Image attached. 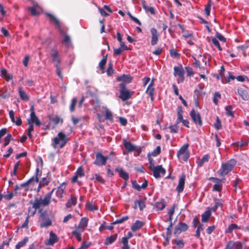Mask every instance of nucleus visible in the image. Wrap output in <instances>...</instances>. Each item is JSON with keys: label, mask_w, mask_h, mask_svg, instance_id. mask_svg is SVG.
I'll return each instance as SVG.
<instances>
[{"label": "nucleus", "mask_w": 249, "mask_h": 249, "mask_svg": "<svg viewBox=\"0 0 249 249\" xmlns=\"http://www.w3.org/2000/svg\"><path fill=\"white\" fill-rule=\"evenodd\" d=\"M54 188L46 194L43 198L41 196L36 197L34 201H30V203L32 205L33 208L35 210L39 209L40 207H45L49 205L52 198V195L54 190Z\"/></svg>", "instance_id": "obj_1"}, {"label": "nucleus", "mask_w": 249, "mask_h": 249, "mask_svg": "<svg viewBox=\"0 0 249 249\" xmlns=\"http://www.w3.org/2000/svg\"><path fill=\"white\" fill-rule=\"evenodd\" d=\"M69 141V138L67 135L62 131H60L53 139L52 146L55 149L57 147L62 148L66 145Z\"/></svg>", "instance_id": "obj_2"}, {"label": "nucleus", "mask_w": 249, "mask_h": 249, "mask_svg": "<svg viewBox=\"0 0 249 249\" xmlns=\"http://www.w3.org/2000/svg\"><path fill=\"white\" fill-rule=\"evenodd\" d=\"M38 213L41 219V222L39 225L41 228H47L52 225V220L50 218V215L52 214L51 212L40 209Z\"/></svg>", "instance_id": "obj_3"}, {"label": "nucleus", "mask_w": 249, "mask_h": 249, "mask_svg": "<svg viewBox=\"0 0 249 249\" xmlns=\"http://www.w3.org/2000/svg\"><path fill=\"white\" fill-rule=\"evenodd\" d=\"M236 161L234 159H231L227 162L223 163L221 169L217 172L219 175L221 177H224L230 173L235 165Z\"/></svg>", "instance_id": "obj_4"}, {"label": "nucleus", "mask_w": 249, "mask_h": 249, "mask_svg": "<svg viewBox=\"0 0 249 249\" xmlns=\"http://www.w3.org/2000/svg\"><path fill=\"white\" fill-rule=\"evenodd\" d=\"M119 87L120 88L119 98L122 101H126L132 97L133 92H131L126 89V84L124 83H120Z\"/></svg>", "instance_id": "obj_5"}, {"label": "nucleus", "mask_w": 249, "mask_h": 249, "mask_svg": "<svg viewBox=\"0 0 249 249\" xmlns=\"http://www.w3.org/2000/svg\"><path fill=\"white\" fill-rule=\"evenodd\" d=\"M189 144L188 143L184 144L178 151L177 156L178 158L180 157L182 160L187 161L190 157V153L188 150Z\"/></svg>", "instance_id": "obj_6"}, {"label": "nucleus", "mask_w": 249, "mask_h": 249, "mask_svg": "<svg viewBox=\"0 0 249 249\" xmlns=\"http://www.w3.org/2000/svg\"><path fill=\"white\" fill-rule=\"evenodd\" d=\"M123 141L124 145L128 153L136 151L138 156L141 154L142 149L140 147H138L137 146L133 144L131 142H127L125 139H123Z\"/></svg>", "instance_id": "obj_7"}, {"label": "nucleus", "mask_w": 249, "mask_h": 249, "mask_svg": "<svg viewBox=\"0 0 249 249\" xmlns=\"http://www.w3.org/2000/svg\"><path fill=\"white\" fill-rule=\"evenodd\" d=\"M108 159V156L105 157L101 152H99L96 154V159L93 163L98 166L105 165Z\"/></svg>", "instance_id": "obj_8"}, {"label": "nucleus", "mask_w": 249, "mask_h": 249, "mask_svg": "<svg viewBox=\"0 0 249 249\" xmlns=\"http://www.w3.org/2000/svg\"><path fill=\"white\" fill-rule=\"evenodd\" d=\"M184 71L181 65L179 66H175L174 67V75L175 77L178 76V82H183L184 80Z\"/></svg>", "instance_id": "obj_9"}, {"label": "nucleus", "mask_w": 249, "mask_h": 249, "mask_svg": "<svg viewBox=\"0 0 249 249\" xmlns=\"http://www.w3.org/2000/svg\"><path fill=\"white\" fill-rule=\"evenodd\" d=\"M190 115L195 124L200 126L202 125L201 116L194 108H193L190 111Z\"/></svg>", "instance_id": "obj_10"}, {"label": "nucleus", "mask_w": 249, "mask_h": 249, "mask_svg": "<svg viewBox=\"0 0 249 249\" xmlns=\"http://www.w3.org/2000/svg\"><path fill=\"white\" fill-rule=\"evenodd\" d=\"M210 180H212L215 182L216 183L213 185V191L221 192L222 189V183L224 182L225 178L219 179L217 178L211 177L209 179Z\"/></svg>", "instance_id": "obj_11"}, {"label": "nucleus", "mask_w": 249, "mask_h": 249, "mask_svg": "<svg viewBox=\"0 0 249 249\" xmlns=\"http://www.w3.org/2000/svg\"><path fill=\"white\" fill-rule=\"evenodd\" d=\"M152 171L153 176L155 178H160L161 175H164L166 173L165 169L162 167L161 165L155 166L152 169Z\"/></svg>", "instance_id": "obj_12"}, {"label": "nucleus", "mask_w": 249, "mask_h": 249, "mask_svg": "<svg viewBox=\"0 0 249 249\" xmlns=\"http://www.w3.org/2000/svg\"><path fill=\"white\" fill-rule=\"evenodd\" d=\"M46 16L49 18L51 23H54L58 28L60 34L63 33V30L61 28L60 23L59 20L53 15L50 13H46Z\"/></svg>", "instance_id": "obj_13"}, {"label": "nucleus", "mask_w": 249, "mask_h": 249, "mask_svg": "<svg viewBox=\"0 0 249 249\" xmlns=\"http://www.w3.org/2000/svg\"><path fill=\"white\" fill-rule=\"evenodd\" d=\"M188 226L187 224L180 222L175 227L174 233L175 234H179L181 232L185 231L188 229Z\"/></svg>", "instance_id": "obj_14"}, {"label": "nucleus", "mask_w": 249, "mask_h": 249, "mask_svg": "<svg viewBox=\"0 0 249 249\" xmlns=\"http://www.w3.org/2000/svg\"><path fill=\"white\" fill-rule=\"evenodd\" d=\"M185 178L186 176L184 174H182L179 178L178 185L176 188V190L178 194L182 192L184 190Z\"/></svg>", "instance_id": "obj_15"}, {"label": "nucleus", "mask_w": 249, "mask_h": 249, "mask_svg": "<svg viewBox=\"0 0 249 249\" xmlns=\"http://www.w3.org/2000/svg\"><path fill=\"white\" fill-rule=\"evenodd\" d=\"M150 32L152 35L151 44L154 46L157 44L159 41V35L157 30L154 28H151Z\"/></svg>", "instance_id": "obj_16"}, {"label": "nucleus", "mask_w": 249, "mask_h": 249, "mask_svg": "<svg viewBox=\"0 0 249 249\" xmlns=\"http://www.w3.org/2000/svg\"><path fill=\"white\" fill-rule=\"evenodd\" d=\"M50 55L52 58V61L55 63V65H59L60 63V59L58 57V52L56 49H52Z\"/></svg>", "instance_id": "obj_17"}, {"label": "nucleus", "mask_w": 249, "mask_h": 249, "mask_svg": "<svg viewBox=\"0 0 249 249\" xmlns=\"http://www.w3.org/2000/svg\"><path fill=\"white\" fill-rule=\"evenodd\" d=\"M58 241V238L57 235L52 231L50 232L49 239L46 243V245H53Z\"/></svg>", "instance_id": "obj_18"}, {"label": "nucleus", "mask_w": 249, "mask_h": 249, "mask_svg": "<svg viewBox=\"0 0 249 249\" xmlns=\"http://www.w3.org/2000/svg\"><path fill=\"white\" fill-rule=\"evenodd\" d=\"M28 124H35L36 126H39L41 122L36 114H30V117L28 119Z\"/></svg>", "instance_id": "obj_19"}, {"label": "nucleus", "mask_w": 249, "mask_h": 249, "mask_svg": "<svg viewBox=\"0 0 249 249\" xmlns=\"http://www.w3.org/2000/svg\"><path fill=\"white\" fill-rule=\"evenodd\" d=\"M237 93L243 100L247 101L249 99V95L245 89L242 88H238Z\"/></svg>", "instance_id": "obj_20"}, {"label": "nucleus", "mask_w": 249, "mask_h": 249, "mask_svg": "<svg viewBox=\"0 0 249 249\" xmlns=\"http://www.w3.org/2000/svg\"><path fill=\"white\" fill-rule=\"evenodd\" d=\"M65 185L66 183L65 182H63L57 188L56 195L58 198H61L63 197L64 190L66 188Z\"/></svg>", "instance_id": "obj_21"}, {"label": "nucleus", "mask_w": 249, "mask_h": 249, "mask_svg": "<svg viewBox=\"0 0 249 249\" xmlns=\"http://www.w3.org/2000/svg\"><path fill=\"white\" fill-rule=\"evenodd\" d=\"M115 171L119 173V176L123 178L125 181H127L128 179V174L127 172L124 171L121 167H117L115 169Z\"/></svg>", "instance_id": "obj_22"}, {"label": "nucleus", "mask_w": 249, "mask_h": 249, "mask_svg": "<svg viewBox=\"0 0 249 249\" xmlns=\"http://www.w3.org/2000/svg\"><path fill=\"white\" fill-rule=\"evenodd\" d=\"M142 5L143 9L146 12H149L153 15H155L156 13L154 7L147 6L146 5V1L144 0H142Z\"/></svg>", "instance_id": "obj_23"}, {"label": "nucleus", "mask_w": 249, "mask_h": 249, "mask_svg": "<svg viewBox=\"0 0 249 249\" xmlns=\"http://www.w3.org/2000/svg\"><path fill=\"white\" fill-rule=\"evenodd\" d=\"M144 223L143 222L140 220H136V222L131 226V230L132 231L134 232L141 229L143 226Z\"/></svg>", "instance_id": "obj_24"}, {"label": "nucleus", "mask_w": 249, "mask_h": 249, "mask_svg": "<svg viewBox=\"0 0 249 249\" xmlns=\"http://www.w3.org/2000/svg\"><path fill=\"white\" fill-rule=\"evenodd\" d=\"M117 238V234H114L110 236L107 237L104 245L106 246L108 245L115 242Z\"/></svg>", "instance_id": "obj_25"}, {"label": "nucleus", "mask_w": 249, "mask_h": 249, "mask_svg": "<svg viewBox=\"0 0 249 249\" xmlns=\"http://www.w3.org/2000/svg\"><path fill=\"white\" fill-rule=\"evenodd\" d=\"M183 113L182 107L181 106H179L177 108V115L178 118L176 121L177 124L181 123V121L183 119Z\"/></svg>", "instance_id": "obj_26"}, {"label": "nucleus", "mask_w": 249, "mask_h": 249, "mask_svg": "<svg viewBox=\"0 0 249 249\" xmlns=\"http://www.w3.org/2000/svg\"><path fill=\"white\" fill-rule=\"evenodd\" d=\"M18 93L20 98L23 101H28L29 100V96L23 90L22 88L21 87H18Z\"/></svg>", "instance_id": "obj_27"}, {"label": "nucleus", "mask_w": 249, "mask_h": 249, "mask_svg": "<svg viewBox=\"0 0 249 249\" xmlns=\"http://www.w3.org/2000/svg\"><path fill=\"white\" fill-rule=\"evenodd\" d=\"M35 181L36 182H39V179L37 176L36 177H32L29 179H28L27 181L24 183H21L20 184V188L21 187H27L30 183H31L33 181Z\"/></svg>", "instance_id": "obj_28"}, {"label": "nucleus", "mask_w": 249, "mask_h": 249, "mask_svg": "<svg viewBox=\"0 0 249 249\" xmlns=\"http://www.w3.org/2000/svg\"><path fill=\"white\" fill-rule=\"evenodd\" d=\"M77 203V198L75 196H71L70 198L68 200L66 204L67 208H71L72 206H75Z\"/></svg>", "instance_id": "obj_29"}, {"label": "nucleus", "mask_w": 249, "mask_h": 249, "mask_svg": "<svg viewBox=\"0 0 249 249\" xmlns=\"http://www.w3.org/2000/svg\"><path fill=\"white\" fill-rule=\"evenodd\" d=\"M85 207L90 212L97 211L98 210V207L94 205L92 201L87 202L85 205Z\"/></svg>", "instance_id": "obj_30"}, {"label": "nucleus", "mask_w": 249, "mask_h": 249, "mask_svg": "<svg viewBox=\"0 0 249 249\" xmlns=\"http://www.w3.org/2000/svg\"><path fill=\"white\" fill-rule=\"evenodd\" d=\"M118 81H123L126 84V83H130L132 80V77L130 75L123 74L120 77H118L117 78Z\"/></svg>", "instance_id": "obj_31"}, {"label": "nucleus", "mask_w": 249, "mask_h": 249, "mask_svg": "<svg viewBox=\"0 0 249 249\" xmlns=\"http://www.w3.org/2000/svg\"><path fill=\"white\" fill-rule=\"evenodd\" d=\"M107 54L106 55H104L103 58L99 63V69L103 71V72H104V71L105 70V65L107 63Z\"/></svg>", "instance_id": "obj_32"}, {"label": "nucleus", "mask_w": 249, "mask_h": 249, "mask_svg": "<svg viewBox=\"0 0 249 249\" xmlns=\"http://www.w3.org/2000/svg\"><path fill=\"white\" fill-rule=\"evenodd\" d=\"M88 223V219L86 217H83L81 219L78 228L82 229L81 231H83L84 229L87 226Z\"/></svg>", "instance_id": "obj_33"}, {"label": "nucleus", "mask_w": 249, "mask_h": 249, "mask_svg": "<svg viewBox=\"0 0 249 249\" xmlns=\"http://www.w3.org/2000/svg\"><path fill=\"white\" fill-rule=\"evenodd\" d=\"M145 93L147 94L151 100V101H153L154 99V94L155 93V89L154 88H151L150 87H147Z\"/></svg>", "instance_id": "obj_34"}, {"label": "nucleus", "mask_w": 249, "mask_h": 249, "mask_svg": "<svg viewBox=\"0 0 249 249\" xmlns=\"http://www.w3.org/2000/svg\"><path fill=\"white\" fill-rule=\"evenodd\" d=\"M210 158V156L209 154L204 155L202 157V159L197 162L198 166H202L204 163L207 162L209 161Z\"/></svg>", "instance_id": "obj_35"}, {"label": "nucleus", "mask_w": 249, "mask_h": 249, "mask_svg": "<svg viewBox=\"0 0 249 249\" xmlns=\"http://www.w3.org/2000/svg\"><path fill=\"white\" fill-rule=\"evenodd\" d=\"M211 215V212L210 210L205 211L201 215V220L203 222H207Z\"/></svg>", "instance_id": "obj_36"}, {"label": "nucleus", "mask_w": 249, "mask_h": 249, "mask_svg": "<svg viewBox=\"0 0 249 249\" xmlns=\"http://www.w3.org/2000/svg\"><path fill=\"white\" fill-rule=\"evenodd\" d=\"M240 227H239L236 224H231L229 225L228 228L225 230L226 233H231L234 230L240 229Z\"/></svg>", "instance_id": "obj_37"}, {"label": "nucleus", "mask_w": 249, "mask_h": 249, "mask_svg": "<svg viewBox=\"0 0 249 249\" xmlns=\"http://www.w3.org/2000/svg\"><path fill=\"white\" fill-rule=\"evenodd\" d=\"M61 35L64 36V39L62 42L65 43L66 47H69L71 42V39L70 36L65 33L64 31L63 33Z\"/></svg>", "instance_id": "obj_38"}, {"label": "nucleus", "mask_w": 249, "mask_h": 249, "mask_svg": "<svg viewBox=\"0 0 249 249\" xmlns=\"http://www.w3.org/2000/svg\"><path fill=\"white\" fill-rule=\"evenodd\" d=\"M155 207L158 210H162L165 207V202L163 199H162L160 201L157 202L155 204Z\"/></svg>", "instance_id": "obj_39"}, {"label": "nucleus", "mask_w": 249, "mask_h": 249, "mask_svg": "<svg viewBox=\"0 0 249 249\" xmlns=\"http://www.w3.org/2000/svg\"><path fill=\"white\" fill-rule=\"evenodd\" d=\"M28 242V238L25 237L23 240L18 242L16 246V249H20V248L25 246L26 243Z\"/></svg>", "instance_id": "obj_40"}, {"label": "nucleus", "mask_w": 249, "mask_h": 249, "mask_svg": "<svg viewBox=\"0 0 249 249\" xmlns=\"http://www.w3.org/2000/svg\"><path fill=\"white\" fill-rule=\"evenodd\" d=\"M212 3V1L209 0L207 4L205 5L204 12L207 16H210Z\"/></svg>", "instance_id": "obj_41"}, {"label": "nucleus", "mask_w": 249, "mask_h": 249, "mask_svg": "<svg viewBox=\"0 0 249 249\" xmlns=\"http://www.w3.org/2000/svg\"><path fill=\"white\" fill-rule=\"evenodd\" d=\"M1 75L6 80H9L12 79V76L7 74V70L5 68L1 69L0 71Z\"/></svg>", "instance_id": "obj_42"}, {"label": "nucleus", "mask_w": 249, "mask_h": 249, "mask_svg": "<svg viewBox=\"0 0 249 249\" xmlns=\"http://www.w3.org/2000/svg\"><path fill=\"white\" fill-rule=\"evenodd\" d=\"M137 205L138 206L139 209L141 211H142L145 207V203L143 200H137L135 202V206L134 208L136 209L137 208Z\"/></svg>", "instance_id": "obj_43"}, {"label": "nucleus", "mask_w": 249, "mask_h": 249, "mask_svg": "<svg viewBox=\"0 0 249 249\" xmlns=\"http://www.w3.org/2000/svg\"><path fill=\"white\" fill-rule=\"evenodd\" d=\"M226 115L232 118L234 117V112L232 111V107L231 105L225 107Z\"/></svg>", "instance_id": "obj_44"}, {"label": "nucleus", "mask_w": 249, "mask_h": 249, "mask_svg": "<svg viewBox=\"0 0 249 249\" xmlns=\"http://www.w3.org/2000/svg\"><path fill=\"white\" fill-rule=\"evenodd\" d=\"M50 120L52 122H53L55 125H57L59 124H63V120L62 118H60L59 116L56 115L55 116V118L53 119H50Z\"/></svg>", "instance_id": "obj_45"}, {"label": "nucleus", "mask_w": 249, "mask_h": 249, "mask_svg": "<svg viewBox=\"0 0 249 249\" xmlns=\"http://www.w3.org/2000/svg\"><path fill=\"white\" fill-rule=\"evenodd\" d=\"M77 102V99L76 97L73 98L71 101V103L70 106V110L72 112L75 110V107Z\"/></svg>", "instance_id": "obj_46"}, {"label": "nucleus", "mask_w": 249, "mask_h": 249, "mask_svg": "<svg viewBox=\"0 0 249 249\" xmlns=\"http://www.w3.org/2000/svg\"><path fill=\"white\" fill-rule=\"evenodd\" d=\"M105 119L107 120H113V114L112 112L107 108L105 111Z\"/></svg>", "instance_id": "obj_47"}, {"label": "nucleus", "mask_w": 249, "mask_h": 249, "mask_svg": "<svg viewBox=\"0 0 249 249\" xmlns=\"http://www.w3.org/2000/svg\"><path fill=\"white\" fill-rule=\"evenodd\" d=\"M129 219V216L127 215L124 216L120 219H117L112 223V224H117L123 223L124 221L127 220Z\"/></svg>", "instance_id": "obj_48"}, {"label": "nucleus", "mask_w": 249, "mask_h": 249, "mask_svg": "<svg viewBox=\"0 0 249 249\" xmlns=\"http://www.w3.org/2000/svg\"><path fill=\"white\" fill-rule=\"evenodd\" d=\"M170 54L172 57L175 58H178L180 55V54L174 49H172L170 50Z\"/></svg>", "instance_id": "obj_49"}, {"label": "nucleus", "mask_w": 249, "mask_h": 249, "mask_svg": "<svg viewBox=\"0 0 249 249\" xmlns=\"http://www.w3.org/2000/svg\"><path fill=\"white\" fill-rule=\"evenodd\" d=\"M12 140L13 139H12L11 134L10 133L8 134L4 139V142L3 144V147H5L7 146L9 144L10 141Z\"/></svg>", "instance_id": "obj_50"}, {"label": "nucleus", "mask_w": 249, "mask_h": 249, "mask_svg": "<svg viewBox=\"0 0 249 249\" xmlns=\"http://www.w3.org/2000/svg\"><path fill=\"white\" fill-rule=\"evenodd\" d=\"M221 98V94L219 92H215L213 97V102L215 105L218 104V99Z\"/></svg>", "instance_id": "obj_51"}, {"label": "nucleus", "mask_w": 249, "mask_h": 249, "mask_svg": "<svg viewBox=\"0 0 249 249\" xmlns=\"http://www.w3.org/2000/svg\"><path fill=\"white\" fill-rule=\"evenodd\" d=\"M203 230V225L202 224H200L197 228V229L196 231L195 236L197 238H199L200 235V231Z\"/></svg>", "instance_id": "obj_52"}, {"label": "nucleus", "mask_w": 249, "mask_h": 249, "mask_svg": "<svg viewBox=\"0 0 249 249\" xmlns=\"http://www.w3.org/2000/svg\"><path fill=\"white\" fill-rule=\"evenodd\" d=\"M235 242H234L233 241H229L224 249H235Z\"/></svg>", "instance_id": "obj_53"}, {"label": "nucleus", "mask_w": 249, "mask_h": 249, "mask_svg": "<svg viewBox=\"0 0 249 249\" xmlns=\"http://www.w3.org/2000/svg\"><path fill=\"white\" fill-rule=\"evenodd\" d=\"M75 174L79 177H84L85 175V174H84V170H83V168L81 166L79 167L77 169Z\"/></svg>", "instance_id": "obj_54"}, {"label": "nucleus", "mask_w": 249, "mask_h": 249, "mask_svg": "<svg viewBox=\"0 0 249 249\" xmlns=\"http://www.w3.org/2000/svg\"><path fill=\"white\" fill-rule=\"evenodd\" d=\"M72 235H74L77 240L80 242L81 241V234L80 231L75 230L72 231Z\"/></svg>", "instance_id": "obj_55"}, {"label": "nucleus", "mask_w": 249, "mask_h": 249, "mask_svg": "<svg viewBox=\"0 0 249 249\" xmlns=\"http://www.w3.org/2000/svg\"><path fill=\"white\" fill-rule=\"evenodd\" d=\"M214 126L217 129H220L222 128L221 122L218 116L216 117V120L214 124Z\"/></svg>", "instance_id": "obj_56"}, {"label": "nucleus", "mask_w": 249, "mask_h": 249, "mask_svg": "<svg viewBox=\"0 0 249 249\" xmlns=\"http://www.w3.org/2000/svg\"><path fill=\"white\" fill-rule=\"evenodd\" d=\"M178 124L177 123L174 125H171L169 126V129H170V132L173 133H176L178 132Z\"/></svg>", "instance_id": "obj_57"}, {"label": "nucleus", "mask_w": 249, "mask_h": 249, "mask_svg": "<svg viewBox=\"0 0 249 249\" xmlns=\"http://www.w3.org/2000/svg\"><path fill=\"white\" fill-rule=\"evenodd\" d=\"M91 245L90 242H87L86 241H83L81 243V246L78 249H87Z\"/></svg>", "instance_id": "obj_58"}, {"label": "nucleus", "mask_w": 249, "mask_h": 249, "mask_svg": "<svg viewBox=\"0 0 249 249\" xmlns=\"http://www.w3.org/2000/svg\"><path fill=\"white\" fill-rule=\"evenodd\" d=\"M212 42L213 44L216 46L219 51H222V48H221L219 41L215 38H212Z\"/></svg>", "instance_id": "obj_59"}, {"label": "nucleus", "mask_w": 249, "mask_h": 249, "mask_svg": "<svg viewBox=\"0 0 249 249\" xmlns=\"http://www.w3.org/2000/svg\"><path fill=\"white\" fill-rule=\"evenodd\" d=\"M95 181H98L102 184H104L105 182V180L99 174H96L94 175Z\"/></svg>", "instance_id": "obj_60"}, {"label": "nucleus", "mask_w": 249, "mask_h": 249, "mask_svg": "<svg viewBox=\"0 0 249 249\" xmlns=\"http://www.w3.org/2000/svg\"><path fill=\"white\" fill-rule=\"evenodd\" d=\"M17 194V192H15V193H14L13 192H11L8 193V194L4 195L3 197L5 199L9 200L12 199V198L13 197V196H16Z\"/></svg>", "instance_id": "obj_61"}, {"label": "nucleus", "mask_w": 249, "mask_h": 249, "mask_svg": "<svg viewBox=\"0 0 249 249\" xmlns=\"http://www.w3.org/2000/svg\"><path fill=\"white\" fill-rule=\"evenodd\" d=\"M20 165V161H17L14 167L13 173L11 174V176H16L17 174V170Z\"/></svg>", "instance_id": "obj_62"}, {"label": "nucleus", "mask_w": 249, "mask_h": 249, "mask_svg": "<svg viewBox=\"0 0 249 249\" xmlns=\"http://www.w3.org/2000/svg\"><path fill=\"white\" fill-rule=\"evenodd\" d=\"M236 79H237V80L240 82H244L246 80H247L248 81H249V79L248 78V77L245 75H238L236 77Z\"/></svg>", "instance_id": "obj_63"}, {"label": "nucleus", "mask_w": 249, "mask_h": 249, "mask_svg": "<svg viewBox=\"0 0 249 249\" xmlns=\"http://www.w3.org/2000/svg\"><path fill=\"white\" fill-rule=\"evenodd\" d=\"M235 249H246V247H244L243 244L240 241L235 242Z\"/></svg>", "instance_id": "obj_64"}]
</instances>
